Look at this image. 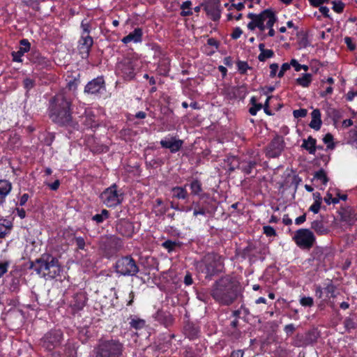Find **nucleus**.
<instances>
[{
  "mask_svg": "<svg viewBox=\"0 0 357 357\" xmlns=\"http://www.w3.org/2000/svg\"><path fill=\"white\" fill-rule=\"evenodd\" d=\"M238 286L230 277H224L216 281L211 289L213 298L223 305H229L237 298Z\"/></svg>",
  "mask_w": 357,
  "mask_h": 357,
  "instance_id": "1",
  "label": "nucleus"
},
{
  "mask_svg": "<svg viewBox=\"0 0 357 357\" xmlns=\"http://www.w3.org/2000/svg\"><path fill=\"white\" fill-rule=\"evenodd\" d=\"M36 263L38 264L36 268V273L45 278H55L62 270L58 259L50 254L42 255L36 259Z\"/></svg>",
  "mask_w": 357,
  "mask_h": 357,
  "instance_id": "2",
  "label": "nucleus"
},
{
  "mask_svg": "<svg viewBox=\"0 0 357 357\" xmlns=\"http://www.w3.org/2000/svg\"><path fill=\"white\" fill-rule=\"evenodd\" d=\"M196 270L211 278L221 272L223 268V261L220 256L215 253H208L195 263Z\"/></svg>",
  "mask_w": 357,
  "mask_h": 357,
  "instance_id": "3",
  "label": "nucleus"
},
{
  "mask_svg": "<svg viewBox=\"0 0 357 357\" xmlns=\"http://www.w3.org/2000/svg\"><path fill=\"white\" fill-rule=\"evenodd\" d=\"M248 17L251 20L248 24V28L251 31L257 27L261 31H264L266 27L273 26L277 20L274 13L270 9L264 10L258 15L250 13Z\"/></svg>",
  "mask_w": 357,
  "mask_h": 357,
  "instance_id": "4",
  "label": "nucleus"
},
{
  "mask_svg": "<svg viewBox=\"0 0 357 357\" xmlns=\"http://www.w3.org/2000/svg\"><path fill=\"white\" fill-rule=\"evenodd\" d=\"M114 268L115 272L121 276H135L139 271L136 261L130 255L118 259Z\"/></svg>",
  "mask_w": 357,
  "mask_h": 357,
  "instance_id": "5",
  "label": "nucleus"
},
{
  "mask_svg": "<svg viewBox=\"0 0 357 357\" xmlns=\"http://www.w3.org/2000/svg\"><path fill=\"white\" fill-rule=\"evenodd\" d=\"M123 348V344L119 340H105L98 346L96 357H120Z\"/></svg>",
  "mask_w": 357,
  "mask_h": 357,
  "instance_id": "6",
  "label": "nucleus"
},
{
  "mask_svg": "<svg viewBox=\"0 0 357 357\" xmlns=\"http://www.w3.org/2000/svg\"><path fill=\"white\" fill-rule=\"evenodd\" d=\"M51 120L59 126L77 128L78 123L72 116L71 109L49 111Z\"/></svg>",
  "mask_w": 357,
  "mask_h": 357,
  "instance_id": "7",
  "label": "nucleus"
},
{
  "mask_svg": "<svg viewBox=\"0 0 357 357\" xmlns=\"http://www.w3.org/2000/svg\"><path fill=\"white\" fill-rule=\"evenodd\" d=\"M140 66V61L133 57L127 56L118 63V70L126 79H132Z\"/></svg>",
  "mask_w": 357,
  "mask_h": 357,
  "instance_id": "8",
  "label": "nucleus"
},
{
  "mask_svg": "<svg viewBox=\"0 0 357 357\" xmlns=\"http://www.w3.org/2000/svg\"><path fill=\"white\" fill-rule=\"evenodd\" d=\"M100 199L107 207H115L121 204L123 195L117 190L116 185L113 184L101 193Z\"/></svg>",
  "mask_w": 357,
  "mask_h": 357,
  "instance_id": "9",
  "label": "nucleus"
},
{
  "mask_svg": "<svg viewBox=\"0 0 357 357\" xmlns=\"http://www.w3.org/2000/svg\"><path fill=\"white\" fill-rule=\"evenodd\" d=\"M72 98L66 91H60L50 100L49 111L70 109Z\"/></svg>",
  "mask_w": 357,
  "mask_h": 357,
  "instance_id": "10",
  "label": "nucleus"
},
{
  "mask_svg": "<svg viewBox=\"0 0 357 357\" xmlns=\"http://www.w3.org/2000/svg\"><path fill=\"white\" fill-rule=\"evenodd\" d=\"M293 240L299 248L310 250L315 243L316 238L309 229H299L296 231Z\"/></svg>",
  "mask_w": 357,
  "mask_h": 357,
  "instance_id": "11",
  "label": "nucleus"
},
{
  "mask_svg": "<svg viewBox=\"0 0 357 357\" xmlns=\"http://www.w3.org/2000/svg\"><path fill=\"white\" fill-rule=\"evenodd\" d=\"M63 333L60 330H51L41 339V345L48 351H52L61 343Z\"/></svg>",
  "mask_w": 357,
  "mask_h": 357,
  "instance_id": "12",
  "label": "nucleus"
},
{
  "mask_svg": "<svg viewBox=\"0 0 357 357\" xmlns=\"http://www.w3.org/2000/svg\"><path fill=\"white\" fill-rule=\"evenodd\" d=\"M283 137L276 135L266 148V155L268 158H277L281 155L284 148Z\"/></svg>",
  "mask_w": 357,
  "mask_h": 357,
  "instance_id": "13",
  "label": "nucleus"
},
{
  "mask_svg": "<svg viewBox=\"0 0 357 357\" xmlns=\"http://www.w3.org/2000/svg\"><path fill=\"white\" fill-rule=\"evenodd\" d=\"M220 0H208L204 6L207 15L213 21H217L220 17Z\"/></svg>",
  "mask_w": 357,
  "mask_h": 357,
  "instance_id": "14",
  "label": "nucleus"
},
{
  "mask_svg": "<svg viewBox=\"0 0 357 357\" xmlns=\"http://www.w3.org/2000/svg\"><path fill=\"white\" fill-rule=\"evenodd\" d=\"M116 231L123 236L130 238L135 233V227L132 222L125 220H120L116 226Z\"/></svg>",
  "mask_w": 357,
  "mask_h": 357,
  "instance_id": "15",
  "label": "nucleus"
},
{
  "mask_svg": "<svg viewBox=\"0 0 357 357\" xmlns=\"http://www.w3.org/2000/svg\"><path fill=\"white\" fill-rule=\"evenodd\" d=\"M160 144L162 148L168 149L171 153H174L181 149L183 144V141L176 139L175 137H171L162 139Z\"/></svg>",
  "mask_w": 357,
  "mask_h": 357,
  "instance_id": "16",
  "label": "nucleus"
},
{
  "mask_svg": "<svg viewBox=\"0 0 357 357\" xmlns=\"http://www.w3.org/2000/svg\"><path fill=\"white\" fill-rule=\"evenodd\" d=\"M81 122L85 125L87 128H96L98 126V123L96 121V116L93 112L90 109H84L83 114L79 116Z\"/></svg>",
  "mask_w": 357,
  "mask_h": 357,
  "instance_id": "17",
  "label": "nucleus"
},
{
  "mask_svg": "<svg viewBox=\"0 0 357 357\" xmlns=\"http://www.w3.org/2000/svg\"><path fill=\"white\" fill-rule=\"evenodd\" d=\"M20 43V47L19 50L12 52L13 60L17 62H22L21 57L24 53L29 51L31 47V44L27 39L21 40Z\"/></svg>",
  "mask_w": 357,
  "mask_h": 357,
  "instance_id": "18",
  "label": "nucleus"
},
{
  "mask_svg": "<svg viewBox=\"0 0 357 357\" xmlns=\"http://www.w3.org/2000/svg\"><path fill=\"white\" fill-rule=\"evenodd\" d=\"M187 185L184 186H175L171 189L172 198L186 200L189 198V194L186 190Z\"/></svg>",
  "mask_w": 357,
  "mask_h": 357,
  "instance_id": "19",
  "label": "nucleus"
},
{
  "mask_svg": "<svg viewBox=\"0 0 357 357\" xmlns=\"http://www.w3.org/2000/svg\"><path fill=\"white\" fill-rule=\"evenodd\" d=\"M311 117L312 120L309 126L316 131L319 130L322 125L320 110L319 109H314L311 113Z\"/></svg>",
  "mask_w": 357,
  "mask_h": 357,
  "instance_id": "20",
  "label": "nucleus"
},
{
  "mask_svg": "<svg viewBox=\"0 0 357 357\" xmlns=\"http://www.w3.org/2000/svg\"><path fill=\"white\" fill-rule=\"evenodd\" d=\"M12 190V184L7 180H0V205H2L6 196Z\"/></svg>",
  "mask_w": 357,
  "mask_h": 357,
  "instance_id": "21",
  "label": "nucleus"
},
{
  "mask_svg": "<svg viewBox=\"0 0 357 357\" xmlns=\"http://www.w3.org/2000/svg\"><path fill=\"white\" fill-rule=\"evenodd\" d=\"M301 148L307 151L310 154L314 155L317 151V140L312 136H309L307 139H303Z\"/></svg>",
  "mask_w": 357,
  "mask_h": 357,
  "instance_id": "22",
  "label": "nucleus"
},
{
  "mask_svg": "<svg viewBox=\"0 0 357 357\" xmlns=\"http://www.w3.org/2000/svg\"><path fill=\"white\" fill-rule=\"evenodd\" d=\"M155 319L166 327L172 324L173 318L169 312L158 311L155 314Z\"/></svg>",
  "mask_w": 357,
  "mask_h": 357,
  "instance_id": "23",
  "label": "nucleus"
},
{
  "mask_svg": "<svg viewBox=\"0 0 357 357\" xmlns=\"http://www.w3.org/2000/svg\"><path fill=\"white\" fill-rule=\"evenodd\" d=\"M66 81L68 89H73L78 87L79 81V74L78 73H70L67 75Z\"/></svg>",
  "mask_w": 357,
  "mask_h": 357,
  "instance_id": "24",
  "label": "nucleus"
},
{
  "mask_svg": "<svg viewBox=\"0 0 357 357\" xmlns=\"http://www.w3.org/2000/svg\"><path fill=\"white\" fill-rule=\"evenodd\" d=\"M311 228L319 235H325L329 233V229L326 227L322 220H316L311 223Z\"/></svg>",
  "mask_w": 357,
  "mask_h": 357,
  "instance_id": "25",
  "label": "nucleus"
},
{
  "mask_svg": "<svg viewBox=\"0 0 357 357\" xmlns=\"http://www.w3.org/2000/svg\"><path fill=\"white\" fill-rule=\"evenodd\" d=\"M93 43V38L90 36L82 34L81 40H79L80 49L89 54Z\"/></svg>",
  "mask_w": 357,
  "mask_h": 357,
  "instance_id": "26",
  "label": "nucleus"
},
{
  "mask_svg": "<svg viewBox=\"0 0 357 357\" xmlns=\"http://www.w3.org/2000/svg\"><path fill=\"white\" fill-rule=\"evenodd\" d=\"M257 162L254 160L243 161L238 162L237 168L241 169L245 174H251L252 169L255 168Z\"/></svg>",
  "mask_w": 357,
  "mask_h": 357,
  "instance_id": "27",
  "label": "nucleus"
},
{
  "mask_svg": "<svg viewBox=\"0 0 357 357\" xmlns=\"http://www.w3.org/2000/svg\"><path fill=\"white\" fill-rule=\"evenodd\" d=\"M142 35V30L139 28H137L132 32L130 33L128 36H125L122 39V41L124 43H128L131 41L137 43L141 40Z\"/></svg>",
  "mask_w": 357,
  "mask_h": 357,
  "instance_id": "28",
  "label": "nucleus"
},
{
  "mask_svg": "<svg viewBox=\"0 0 357 357\" xmlns=\"http://www.w3.org/2000/svg\"><path fill=\"white\" fill-rule=\"evenodd\" d=\"M129 324L132 328L140 330L146 326V321L136 316H130Z\"/></svg>",
  "mask_w": 357,
  "mask_h": 357,
  "instance_id": "29",
  "label": "nucleus"
},
{
  "mask_svg": "<svg viewBox=\"0 0 357 357\" xmlns=\"http://www.w3.org/2000/svg\"><path fill=\"white\" fill-rule=\"evenodd\" d=\"M105 87V81L102 77H98L89 82L85 87V89H100Z\"/></svg>",
  "mask_w": 357,
  "mask_h": 357,
  "instance_id": "30",
  "label": "nucleus"
},
{
  "mask_svg": "<svg viewBox=\"0 0 357 357\" xmlns=\"http://www.w3.org/2000/svg\"><path fill=\"white\" fill-rule=\"evenodd\" d=\"M71 305L77 310H82L85 305L84 296L82 294H76Z\"/></svg>",
  "mask_w": 357,
  "mask_h": 357,
  "instance_id": "31",
  "label": "nucleus"
},
{
  "mask_svg": "<svg viewBox=\"0 0 357 357\" xmlns=\"http://www.w3.org/2000/svg\"><path fill=\"white\" fill-rule=\"evenodd\" d=\"M190 188L191 190V194L193 195L201 196L202 192V184L198 179H193L190 183Z\"/></svg>",
  "mask_w": 357,
  "mask_h": 357,
  "instance_id": "32",
  "label": "nucleus"
},
{
  "mask_svg": "<svg viewBox=\"0 0 357 357\" xmlns=\"http://www.w3.org/2000/svg\"><path fill=\"white\" fill-rule=\"evenodd\" d=\"M326 112L328 116L331 118L335 123H336L342 117V112L335 108L329 107Z\"/></svg>",
  "mask_w": 357,
  "mask_h": 357,
  "instance_id": "33",
  "label": "nucleus"
},
{
  "mask_svg": "<svg viewBox=\"0 0 357 357\" xmlns=\"http://www.w3.org/2000/svg\"><path fill=\"white\" fill-rule=\"evenodd\" d=\"M258 98L257 96H252L250 99L252 107L249 109V112L251 115L255 116L257 112L262 108V104L258 103Z\"/></svg>",
  "mask_w": 357,
  "mask_h": 357,
  "instance_id": "34",
  "label": "nucleus"
},
{
  "mask_svg": "<svg viewBox=\"0 0 357 357\" xmlns=\"http://www.w3.org/2000/svg\"><path fill=\"white\" fill-rule=\"evenodd\" d=\"M312 75L310 73L303 74L302 77L296 79V82L303 87H307L312 81Z\"/></svg>",
  "mask_w": 357,
  "mask_h": 357,
  "instance_id": "35",
  "label": "nucleus"
},
{
  "mask_svg": "<svg viewBox=\"0 0 357 357\" xmlns=\"http://www.w3.org/2000/svg\"><path fill=\"white\" fill-rule=\"evenodd\" d=\"M341 220L349 222L354 219V213L351 209H344L340 212Z\"/></svg>",
  "mask_w": 357,
  "mask_h": 357,
  "instance_id": "36",
  "label": "nucleus"
},
{
  "mask_svg": "<svg viewBox=\"0 0 357 357\" xmlns=\"http://www.w3.org/2000/svg\"><path fill=\"white\" fill-rule=\"evenodd\" d=\"M313 179L320 181L324 185H326L328 181L325 172L322 169L315 172Z\"/></svg>",
  "mask_w": 357,
  "mask_h": 357,
  "instance_id": "37",
  "label": "nucleus"
},
{
  "mask_svg": "<svg viewBox=\"0 0 357 357\" xmlns=\"http://www.w3.org/2000/svg\"><path fill=\"white\" fill-rule=\"evenodd\" d=\"M179 245H180V243L178 242L173 241L171 240L165 241L162 244V246L164 248L167 249L168 250V252L173 251L175 249V248L178 247Z\"/></svg>",
  "mask_w": 357,
  "mask_h": 357,
  "instance_id": "38",
  "label": "nucleus"
},
{
  "mask_svg": "<svg viewBox=\"0 0 357 357\" xmlns=\"http://www.w3.org/2000/svg\"><path fill=\"white\" fill-rule=\"evenodd\" d=\"M73 243H75L77 248L79 250L85 249V239L82 236H75L73 238Z\"/></svg>",
  "mask_w": 357,
  "mask_h": 357,
  "instance_id": "39",
  "label": "nucleus"
},
{
  "mask_svg": "<svg viewBox=\"0 0 357 357\" xmlns=\"http://www.w3.org/2000/svg\"><path fill=\"white\" fill-rule=\"evenodd\" d=\"M274 55V52L272 50H268L260 52L258 56V59L260 61H264L266 59L273 57Z\"/></svg>",
  "mask_w": 357,
  "mask_h": 357,
  "instance_id": "40",
  "label": "nucleus"
},
{
  "mask_svg": "<svg viewBox=\"0 0 357 357\" xmlns=\"http://www.w3.org/2000/svg\"><path fill=\"white\" fill-rule=\"evenodd\" d=\"M298 45L299 49L305 48L310 45V42L305 34H302L299 36L298 40Z\"/></svg>",
  "mask_w": 357,
  "mask_h": 357,
  "instance_id": "41",
  "label": "nucleus"
},
{
  "mask_svg": "<svg viewBox=\"0 0 357 357\" xmlns=\"http://www.w3.org/2000/svg\"><path fill=\"white\" fill-rule=\"evenodd\" d=\"M333 136L331 133H327L323 138L324 142L327 145V149H333L335 144L333 142Z\"/></svg>",
  "mask_w": 357,
  "mask_h": 357,
  "instance_id": "42",
  "label": "nucleus"
},
{
  "mask_svg": "<svg viewBox=\"0 0 357 357\" xmlns=\"http://www.w3.org/2000/svg\"><path fill=\"white\" fill-rule=\"evenodd\" d=\"M344 326L347 331H350L351 329L356 328V323L353 318L349 317H347L344 321Z\"/></svg>",
  "mask_w": 357,
  "mask_h": 357,
  "instance_id": "43",
  "label": "nucleus"
},
{
  "mask_svg": "<svg viewBox=\"0 0 357 357\" xmlns=\"http://www.w3.org/2000/svg\"><path fill=\"white\" fill-rule=\"evenodd\" d=\"M335 287L332 283H328L326 287L324 288L325 293L327 294V296L330 297H335Z\"/></svg>",
  "mask_w": 357,
  "mask_h": 357,
  "instance_id": "44",
  "label": "nucleus"
},
{
  "mask_svg": "<svg viewBox=\"0 0 357 357\" xmlns=\"http://www.w3.org/2000/svg\"><path fill=\"white\" fill-rule=\"evenodd\" d=\"M321 197L320 195H319V199L315 200L314 204L310 207V211H312L314 213H318L321 207Z\"/></svg>",
  "mask_w": 357,
  "mask_h": 357,
  "instance_id": "45",
  "label": "nucleus"
},
{
  "mask_svg": "<svg viewBox=\"0 0 357 357\" xmlns=\"http://www.w3.org/2000/svg\"><path fill=\"white\" fill-rule=\"evenodd\" d=\"M307 110L306 109H299L293 111L294 117L296 119L303 118L306 116Z\"/></svg>",
  "mask_w": 357,
  "mask_h": 357,
  "instance_id": "46",
  "label": "nucleus"
},
{
  "mask_svg": "<svg viewBox=\"0 0 357 357\" xmlns=\"http://www.w3.org/2000/svg\"><path fill=\"white\" fill-rule=\"evenodd\" d=\"M300 303L305 307H311L313 305L314 301L312 297H303L300 300Z\"/></svg>",
  "mask_w": 357,
  "mask_h": 357,
  "instance_id": "47",
  "label": "nucleus"
},
{
  "mask_svg": "<svg viewBox=\"0 0 357 357\" xmlns=\"http://www.w3.org/2000/svg\"><path fill=\"white\" fill-rule=\"evenodd\" d=\"M264 233L269 237L275 236L276 235V231L274 228L271 226L267 225L264 226L263 227Z\"/></svg>",
  "mask_w": 357,
  "mask_h": 357,
  "instance_id": "48",
  "label": "nucleus"
},
{
  "mask_svg": "<svg viewBox=\"0 0 357 357\" xmlns=\"http://www.w3.org/2000/svg\"><path fill=\"white\" fill-rule=\"evenodd\" d=\"M193 205L195 206L193 215L197 216L198 215H204L206 214V210L204 208L199 207V202H193Z\"/></svg>",
  "mask_w": 357,
  "mask_h": 357,
  "instance_id": "49",
  "label": "nucleus"
},
{
  "mask_svg": "<svg viewBox=\"0 0 357 357\" xmlns=\"http://www.w3.org/2000/svg\"><path fill=\"white\" fill-rule=\"evenodd\" d=\"M237 67L238 71L242 74L245 73L247 69L249 68L248 63L242 61H238L237 62Z\"/></svg>",
  "mask_w": 357,
  "mask_h": 357,
  "instance_id": "50",
  "label": "nucleus"
},
{
  "mask_svg": "<svg viewBox=\"0 0 357 357\" xmlns=\"http://www.w3.org/2000/svg\"><path fill=\"white\" fill-rule=\"evenodd\" d=\"M186 331H189L188 335L189 338H190V339L195 338L197 336L198 333H199V331L197 328L191 327L190 326H188V328H186Z\"/></svg>",
  "mask_w": 357,
  "mask_h": 357,
  "instance_id": "51",
  "label": "nucleus"
},
{
  "mask_svg": "<svg viewBox=\"0 0 357 357\" xmlns=\"http://www.w3.org/2000/svg\"><path fill=\"white\" fill-rule=\"evenodd\" d=\"M333 9L337 13H341L343 11L344 4L341 1H333Z\"/></svg>",
  "mask_w": 357,
  "mask_h": 357,
  "instance_id": "52",
  "label": "nucleus"
},
{
  "mask_svg": "<svg viewBox=\"0 0 357 357\" xmlns=\"http://www.w3.org/2000/svg\"><path fill=\"white\" fill-rule=\"evenodd\" d=\"M290 66H291V63H283L281 66V68H280L279 73H278V77H282L284 75V73L290 68Z\"/></svg>",
  "mask_w": 357,
  "mask_h": 357,
  "instance_id": "53",
  "label": "nucleus"
},
{
  "mask_svg": "<svg viewBox=\"0 0 357 357\" xmlns=\"http://www.w3.org/2000/svg\"><path fill=\"white\" fill-rule=\"evenodd\" d=\"M295 329V326L293 324H287L284 328V331L287 335H291L294 332Z\"/></svg>",
  "mask_w": 357,
  "mask_h": 357,
  "instance_id": "54",
  "label": "nucleus"
},
{
  "mask_svg": "<svg viewBox=\"0 0 357 357\" xmlns=\"http://www.w3.org/2000/svg\"><path fill=\"white\" fill-rule=\"evenodd\" d=\"M8 261L0 264V278H1L8 271Z\"/></svg>",
  "mask_w": 357,
  "mask_h": 357,
  "instance_id": "55",
  "label": "nucleus"
},
{
  "mask_svg": "<svg viewBox=\"0 0 357 357\" xmlns=\"http://www.w3.org/2000/svg\"><path fill=\"white\" fill-rule=\"evenodd\" d=\"M23 82L25 89H31L35 86L34 81L30 78H25Z\"/></svg>",
  "mask_w": 357,
  "mask_h": 357,
  "instance_id": "56",
  "label": "nucleus"
},
{
  "mask_svg": "<svg viewBox=\"0 0 357 357\" xmlns=\"http://www.w3.org/2000/svg\"><path fill=\"white\" fill-rule=\"evenodd\" d=\"M244 356V350L243 349H236L234 350L231 352L229 357H243Z\"/></svg>",
  "mask_w": 357,
  "mask_h": 357,
  "instance_id": "57",
  "label": "nucleus"
},
{
  "mask_svg": "<svg viewBox=\"0 0 357 357\" xmlns=\"http://www.w3.org/2000/svg\"><path fill=\"white\" fill-rule=\"evenodd\" d=\"M271 91H266L264 93V95L266 97V102H265L264 112H265V113H266L268 115H271V113L268 109V100H269L268 93H269V92H271Z\"/></svg>",
  "mask_w": 357,
  "mask_h": 357,
  "instance_id": "58",
  "label": "nucleus"
},
{
  "mask_svg": "<svg viewBox=\"0 0 357 357\" xmlns=\"http://www.w3.org/2000/svg\"><path fill=\"white\" fill-rule=\"evenodd\" d=\"M270 69H271L270 76L274 77V76H275L276 73L278 70V65L277 63H272L270 66Z\"/></svg>",
  "mask_w": 357,
  "mask_h": 357,
  "instance_id": "59",
  "label": "nucleus"
},
{
  "mask_svg": "<svg viewBox=\"0 0 357 357\" xmlns=\"http://www.w3.org/2000/svg\"><path fill=\"white\" fill-rule=\"evenodd\" d=\"M241 34H242V30L240 28L237 27L234 30L231 36L233 39H237L241 36Z\"/></svg>",
  "mask_w": 357,
  "mask_h": 357,
  "instance_id": "60",
  "label": "nucleus"
},
{
  "mask_svg": "<svg viewBox=\"0 0 357 357\" xmlns=\"http://www.w3.org/2000/svg\"><path fill=\"white\" fill-rule=\"evenodd\" d=\"M8 227L3 224L0 223V238H3L8 232Z\"/></svg>",
  "mask_w": 357,
  "mask_h": 357,
  "instance_id": "61",
  "label": "nucleus"
},
{
  "mask_svg": "<svg viewBox=\"0 0 357 357\" xmlns=\"http://www.w3.org/2000/svg\"><path fill=\"white\" fill-rule=\"evenodd\" d=\"M344 42L347 44L348 48L351 50H354L355 49V45L352 43V40L349 37L344 38Z\"/></svg>",
  "mask_w": 357,
  "mask_h": 357,
  "instance_id": "62",
  "label": "nucleus"
},
{
  "mask_svg": "<svg viewBox=\"0 0 357 357\" xmlns=\"http://www.w3.org/2000/svg\"><path fill=\"white\" fill-rule=\"evenodd\" d=\"M291 66H292L295 68V70L297 72L301 70V64L298 63L296 59L291 60Z\"/></svg>",
  "mask_w": 357,
  "mask_h": 357,
  "instance_id": "63",
  "label": "nucleus"
},
{
  "mask_svg": "<svg viewBox=\"0 0 357 357\" xmlns=\"http://www.w3.org/2000/svg\"><path fill=\"white\" fill-rule=\"evenodd\" d=\"M193 282V280L190 273H187L184 277V283L185 284L189 286L191 285Z\"/></svg>",
  "mask_w": 357,
  "mask_h": 357,
  "instance_id": "64",
  "label": "nucleus"
}]
</instances>
